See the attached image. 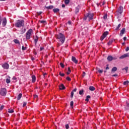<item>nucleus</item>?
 <instances>
[{"instance_id":"f257e3e1","label":"nucleus","mask_w":129,"mask_h":129,"mask_svg":"<svg viewBox=\"0 0 129 129\" xmlns=\"http://www.w3.org/2000/svg\"><path fill=\"white\" fill-rule=\"evenodd\" d=\"M55 37L56 39H57V41L60 43V44L58 43L57 47H59V46H61V45H63V44H64L66 39L64 34H62L61 33H59L58 34H56Z\"/></svg>"},{"instance_id":"f03ea898","label":"nucleus","mask_w":129,"mask_h":129,"mask_svg":"<svg viewBox=\"0 0 129 129\" xmlns=\"http://www.w3.org/2000/svg\"><path fill=\"white\" fill-rule=\"evenodd\" d=\"M93 14L88 13L84 16V20L86 21V20H88V21H91V20H93Z\"/></svg>"},{"instance_id":"7ed1b4c3","label":"nucleus","mask_w":129,"mask_h":129,"mask_svg":"<svg viewBox=\"0 0 129 129\" xmlns=\"http://www.w3.org/2000/svg\"><path fill=\"white\" fill-rule=\"evenodd\" d=\"M24 20H18L15 23V27H16V28H21V27H24Z\"/></svg>"},{"instance_id":"20e7f679","label":"nucleus","mask_w":129,"mask_h":129,"mask_svg":"<svg viewBox=\"0 0 129 129\" xmlns=\"http://www.w3.org/2000/svg\"><path fill=\"white\" fill-rule=\"evenodd\" d=\"M33 34V29H29L26 33V40H30L31 39V36Z\"/></svg>"},{"instance_id":"39448f33","label":"nucleus","mask_w":129,"mask_h":129,"mask_svg":"<svg viewBox=\"0 0 129 129\" xmlns=\"http://www.w3.org/2000/svg\"><path fill=\"white\" fill-rule=\"evenodd\" d=\"M0 95L2 96H6L7 95V89L1 88L0 89Z\"/></svg>"},{"instance_id":"423d86ee","label":"nucleus","mask_w":129,"mask_h":129,"mask_svg":"<svg viewBox=\"0 0 129 129\" xmlns=\"http://www.w3.org/2000/svg\"><path fill=\"white\" fill-rule=\"evenodd\" d=\"M123 11V8L122 7L120 6L117 11V16H119V15H121L122 14V12Z\"/></svg>"},{"instance_id":"0eeeda50","label":"nucleus","mask_w":129,"mask_h":129,"mask_svg":"<svg viewBox=\"0 0 129 129\" xmlns=\"http://www.w3.org/2000/svg\"><path fill=\"white\" fill-rule=\"evenodd\" d=\"M108 34V31L104 32L102 35V36H101L100 40L101 41H103V39L106 37V36Z\"/></svg>"},{"instance_id":"6e6552de","label":"nucleus","mask_w":129,"mask_h":129,"mask_svg":"<svg viewBox=\"0 0 129 129\" xmlns=\"http://www.w3.org/2000/svg\"><path fill=\"white\" fill-rule=\"evenodd\" d=\"M2 67L4 68V69L8 70L10 67V65L9 63L5 62L2 64Z\"/></svg>"},{"instance_id":"1a4fd4ad","label":"nucleus","mask_w":129,"mask_h":129,"mask_svg":"<svg viewBox=\"0 0 129 129\" xmlns=\"http://www.w3.org/2000/svg\"><path fill=\"white\" fill-rule=\"evenodd\" d=\"M128 57H129V52L127 53H125L123 55L120 56L119 59H124V58H128Z\"/></svg>"},{"instance_id":"9d476101","label":"nucleus","mask_w":129,"mask_h":129,"mask_svg":"<svg viewBox=\"0 0 129 129\" xmlns=\"http://www.w3.org/2000/svg\"><path fill=\"white\" fill-rule=\"evenodd\" d=\"M87 33V27H84L82 28V35H85Z\"/></svg>"},{"instance_id":"9b49d317","label":"nucleus","mask_w":129,"mask_h":129,"mask_svg":"<svg viewBox=\"0 0 129 129\" xmlns=\"http://www.w3.org/2000/svg\"><path fill=\"white\" fill-rule=\"evenodd\" d=\"M7 25V18H4L3 20L2 26L3 27H6Z\"/></svg>"},{"instance_id":"f8f14e48","label":"nucleus","mask_w":129,"mask_h":129,"mask_svg":"<svg viewBox=\"0 0 129 129\" xmlns=\"http://www.w3.org/2000/svg\"><path fill=\"white\" fill-rule=\"evenodd\" d=\"M72 61H73L74 63H75V64H77L78 63V60L76 59V57L74 56L72 57Z\"/></svg>"},{"instance_id":"ddd939ff","label":"nucleus","mask_w":129,"mask_h":129,"mask_svg":"<svg viewBox=\"0 0 129 129\" xmlns=\"http://www.w3.org/2000/svg\"><path fill=\"white\" fill-rule=\"evenodd\" d=\"M66 88L65 87V86H64V84H61L60 86H59V89L60 90H64V89H66Z\"/></svg>"},{"instance_id":"4468645a","label":"nucleus","mask_w":129,"mask_h":129,"mask_svg":"<svg viewBox=\"0 0 129 129\" xmlns=\"http://www.w3.org/2000/svg\"><path fill=\"white\" fill-rule=\"evenodd\" d=\"M125 32V28H123L120 31V37H122V36L123 35V34H124Z\"/></svg>"},{"instance_id":"2eb2a0df","label":"nucleus","mask_w":129,"mask_h":129,"mask_svg":"<svg viewBox=\"0 0 129 129\" xmlns=\"http://www.w3.org/2000/svg\"><path fill=\"white\" fill-rule=\"evenodd\" d=\"M45 8L47 10H53V9H54V6L53 5H50L49 6H45Z\"/></svg>"},{"instance_id":"dca6fc26","label":"nucleus","mask_w":129,"mask_h":129,"mask_svg":"<svg viewBox=\"0 0 129 129\" xmlns=\"http://www.w3.org/2000/svg\"><path fill=\"white\" fill-rule=\"evenodd\" d=\"M25 32H26V29L25 28H22L20 30V33L21 35H23V34H25Z\"/></svg>"},{"instance_id":"f3484780","label":"nucleus","mask_w":129,"mask_h":129,"mask_svg":"<svg viewBox=\"0 0 129 129\" xmlns=\"http://www.w3.org/2000/svg\"><path fill=\"white\" fill-rule=\"evenodd\" d=\"M107 60H108V61H112V60H113V57L111 55H109L107 57Z\"/></svg>"},{"instance_id":"a211bd4d","label":"nucleus","mask_w":129,"mask_h":129,"mask_svg":"<svg viewBox=\"0 0 129 129\" xmlns=\"http://www.w3.org/2000/svg\"><path fill=\"white\" fill-rule=\"evenodd\" d=\"M53 13H59V12H60V9H58V8H54L53 9Z\"/></svg>"},{"instance_id":"6ab92c4d","label":"nucleus","mask_w":129,"mask_h":129,"mask_svg":"<svg viewBox=\"0 0 129 129\" xmlns=\"http://www.w3.org/2000/svg\"><path fill=\"white\" fill-rule=\"evenodd\" d=\"M32 82L33 83L36 82V76H35L34 75H33L32 76Z\"/></svg>"},{"instance_id":"aec40b11","label":"nucleus","mask_w":129,"mask_h":129,"mask_svg":"<svg viewBox=\"0 0 129 129\" xmlns=\"http://www.w3.org/2000/svg\"><path fill=\"white\" fill-rule=\"evenodd\" d=\"M113 41H114V39L113 38H112L107 43V45H111V44H112V43H113Z\"/></svg>"},{"instance_id":"412c9836","label":"nucleus","mask_w":129,"mask_h":129,"mask_svg":"<svg viewBox=\"0 0 129 129\" xmlns=\"http://www.w3.org/2000/svg\"><path fill=\"white\" fill-rule=\"evenodd\" d=\"M89 89L90 91H94V90H95V88L93 86H90Z\"/></svg>"},{"instance_id":"4be33fe9","label":"nucleus","mask_w":129,"mask_h":129,"mask_svg":"<svg viewBox=\"0 0 129 129\" xmlns=\"http://www.w3.org/2000/svg\"><path fill=\"white\" fill-rule=\"evenodd\" d=\"M117 70V68L114 67L111 70V72H115Z\"/></svg>"},{"instance_id":"5701e85b","label":"nucleus","mask_w":129,"mask_h":129,"mask_svg":"<svg viewBox=\"0 0 129 129\" xmlns=\"http://www.w3.org/2000/svg\"><path fill=\"white\" fill-rule=\"evenodd\" d=\"M22 93H20L18 96H17V100H20L21 98H22Z\"/></svg>"},{"instance_id":"b1692460","label":"nucleus","mask_w":129,"mask_h":129,"mask_svg":"<svg viewBox=\"0 0 129 129\" xmlns=\"http://www.w3.org/2000/svg\"><path fill=\"white\" fill-rule=\"evenodd\" d=\"M68 72H67V75H69V74L71 73V70L70 69V67L68 68Z\"/></svg>"},{"instance_id":"393cba45","label":"nucleus","mask_w":129,"mask_h":129,"mask_svg":"<svg viewBox=\"0 0 129 129\" xmlns=\"http://www.w3.org/2000/svg\"><path fill=\"white\" fill-rule=\"evenodd\" d=\"M38 40H39V37L38 36H36V38L34 39V42L35 45L37 44V43L38 42Z\"/></svg>"},{"instance_id":"a878e982","label":"nucleus","mask_w":129,"mask_h":129,"mask_svg":"<svg viewBox=\"0 0 129 129\" xmlns=\"http://www.w3.org/2000/svg\"><path fill=\"white\" fill-rule=\"evenodd\" d=\"M13 41H14V43H15V44H19V45H20V41H19V40L14 39Z\"/></svg>"},{"instance_id":"bb28decb","label":"nucleus","mask_w":129,"mask_h":129,"mask_svg":"<svg viewBox=\"0 0 129 129\" xmlns=\"http://www.w3.org/2000/svg\"><path fill=\"white\" fill-rule=\"evenodd\" d=\"M84 92V90L83 89L80 90L79 92L80 95H82Z\"/></svg>"},{"instance_id":"cd10ccee","label":"nucleus","mask_w":129,"mask_h":129,"mask_svg":"<svg viewBox=\"0 0 129 129\" xmlns=\"http://www.w3.org/2000/svg\"><path fill=\"white\" fill-rule=\"evenodd\" d=\"M122 70H123H123H125V73H127V71L128 70V67H125L124 68L122 69Z\"/></svg>"},{"instance_id":"c85d7f7f","label":"nucleus","mask_w":129,"mask_h":129,"mask_svg":"<svg viewBox=\"0 0 129 129\" xmlns=\"http://www.w3.org/2000/svg\"><path fill=\"white\" fill-rule=\"evenodd\" d=\"M8 112L9 113H14V110L13 109H8Z\"/></svg>"},{"instance_id":"c756f323","label":"nucleus","mask_w":129,"mask_h":129,"mask_svg":"<svg viewBox=\"0 0 129 129\" xmlns=\"http://www.w3.org/2000/svg\"><path fill=\"white\" fill-rule=\"evenodd\" d=\"M59 75H60V76H61V77H64V76H65V74L62 73H61V72H60L59 73Z\"/></svg>"},{"instance_id":"7c9ffc66","label":"nucleus","mask_w":129,"mask_h":129,"mask_svg":"<svg viewBox=\"0 0 129 129\" xmlns=\"http://www.w3.org/2000/svg\"><path fill=\"white\" fill-rule=\"evenodd\" d=\"M129 83L128 81H126L123 82V85H128Z\"/></svg>"},{"instance_id":"2f4dec72","label":"nucleus","mask_w":129,"mask_h":129,"mask_svg":"<svg viewBox=\"0 0 129 129\" xmlns=\"http://www.w3.org/2000/svg\"><path fill=\"white\" fill-rule=\"evenodd\" d=\"M79 13V8L78 7L76 8V14Z\"/></svg>"},{"instance_id":"473e14b6","label":"nucleus","mask_w":129,"mask_h":129,"mask_svg":"<svg viewBox=\"0 0 129 129\" xmlns=\"http://www.w3.org/2000/svg\"><path fill=\"white\" fill-rule=\"evenodd\" d=\"M70 105L71 107H73V105H74V102L73 101H71Z\"/></svg>"},{"instance_id":"72a5a7b5","label":"nucleus","mask_w":129,"mask_h":129,"mask_svg":"<svg viewBox=\"0 0 129 129\" xmlns=\"http://www.w3.org/2000/svg\"><path fill=\"white\" fill-rule=\"evenodd\" d=\"M6 83L9 84V83H11V80L10 79H6Z\"/></svg>"},{"instance_id":"f704fd0d","label":"nucleus","mask_w":129,"mask_h":129,"mask_svg":"<svg viewBox=\"0 0 129 129\" xmlns=\"http://www.w3.org/2000/svg\"><path fill=\"white\" fill-rule=\"evenodd\" d=\"M69 3H70V0H65L64 1V3L66 4V5H68V4H69Z\"/></svg>"},{"instance_id":"c9c22d12","label":"nucleus","mask_w":129,"mask_h":129,"mask_svg":"<svg viewBox=\"0 0 129 129\" xmlns=\"http://www.w3.org/2000/svg\"><path fill=\"white\" fill-rule=\"evenodd\" d=\"M59 65L61 66V68H64V67H65V66L64 65V64L62 62H60L59 63Z\"/></svg>"},{"instance_id":"e433bc0d","label":"nucleus","mask_w":129,"mask_h":129,"mask_svg":"<svg viewBox=\"0 0 129 129\" xmlns=\"http://www.w3.org/2000/svg\"><path fill=\"white\" fill-rule=\"evenodd\" d=\"M74 96V92L73 91H72L71 93V98H73V96Z\"/></svg>"},{"instance_id":"4c0bfd02","label":"nucleus","mask_w":129,"mask_h":129,"mask_svg":"<svg viewBox=\"0 0 129 129\" xmlns=\"http://www.w3.org/2000/svg\"><path fill=\"white\" fill-rule=\"evenodd\" d=\"M121 26V24H119L117 26V27L116 28V30H119V28H120V26Z\"/></svg>"},{"instance_id":"58836bf2","label":"nucleus","mask_w":129,"mask_h":129,"mask_svg":"<svg viewBox=\"0 0 129 129\" xmlns=\"http://www.w3.org/2000/svg\"><path fill=\"white\" fill-rule=\"evenodd\" d=\"M25 50H27V47L24 46H22V51H25Z\"/></svg>"},{"instance_id":"ea45409f","label":"nucleus","mask_w":129,"mask_h":129,"mask_svg":"<svg viewBox=\"0 0 129 129\" xmlns=\"http://www.w3.org/2000/svg\"><path fill=\"white\" fill-rule=\"evenodd\" d=\"M39 23L40 24H45V23H46V21H44V20L39 21Z\"/></svg>"},{"instance_id":"a19ab883","label":"nucleus","mask_w":129,"mask_h":129,"mask_svg":"<svg viewBox=\"0 0 129 129\" xmlns=\"http://www.w3.org/2000/svg\"><path fill=\"white\" fill-rule=\"evenodd\" d=\"M103 19L104 20H106V19H107V14H105V15H104Z\"/></svg>"},{"instance_id":"79ce46f5","label":"nucleus","mask_w":129,"mask_h":129,"mask_svg":"<svg viewBox=\"0 0 129 129\" xmlns=\"http://www.w3.org/2000/svg\"><path fill=\"white\" fill-rule=\"evenodd\" d=\"M4 107H5V106H4V105L1 106L0 107V111H2V110H3V109H4Z\"/></svg>"},{"instance_id":"37998d69","label":"nucleus","mask_w":129,"mask_h":129,"mask_svg":"<svg viewBox=\"0 0 129 129\" xmlns=\"http://www.w3.org/2000/svg\"><path fill=\"white\" fill-rule=\"evenodd\" d=\"M27 105V102H23V107H25Z\"/></svg>"},{"instance_id":"c03bdc74","label":"nucleus","mask_w":129,"mask_h":129,"mask_svg":"<svg viewBox=\"0 0 129 129\" xmlns=\"http://www.w3.org/2000/svg\"><path fill=\"white\" fill-rule=\"evenodd\" d=\"M66 79H67V80L68 81H71V78H70V77H67L66 78Z\"/></svg>"},{"instance_id":"a18cd8bd","label":"nucleus","mask_w":129,"mask_h":129,"mask_svg":"<svg viewBox=\"0 0 129 129\" xmlns=\"http://www.w3.org/2000/svg\"><path fill=\"white\" fill-rule=\"evenodd\" d=\"M65 126H66V129H69V124H66Z\"/></svg>"},{"instance_id":"49530a36","label":"nucleus","mask_w":129,"mask_h":129,"mask_svg":"<svg viewBox=\"0 0 129 129\" xmlns=\"http://www.w3.org/2000/svg\"><path fill=\"white\" fill-rule=\"evenodd\" d=\"M98 72H99V73H102V72H103V70H98Z\"/></svg>"},{"instance_id":"de8ad7c7","label":"nucleus","mask_w":129,"mask_h":129,"mask_svg":"<svg viewBox=\"0 0 129 129\" xmlns=\"http://www.w3.org/2000/svg\"><path fill=\"white\" fill-rule=\"evenodd\" d=\"M37 14L38 16H40V15H42V12H37Z\"/></svg>"},{"instance_id":"09e8293b","label":"nucleus","mask_w":129,"mask_h":129,"mask_svg":"<svg viewBox=\"0 0 129 129\" xmlns=\"http://www.w3.org/2000/svg\"><path fill=\"white\" fill-rule=\"evenodd\" d=\"M86 74L85 73V72H83L82 77H84V76H85Z\"/></svg>"},{"instance_id":"8fccbe9b","label":"nucleus","mask_w":129,"mask_h":129,"mask_svg":"<svg viewBox=\"0 0 129 129\" xmlns=\"http://www.w3.org/2000/svg\"><path fill=\"white\" fill-rule=\"evenodd\" d=\"M128 50H129V47L127 46V47L126 48V49H125V51H126V52H127V51H128Z\"/></svg>"},{"instance_id":"3c124183","label":"nucleus","mask_w":129,"mask_h":129,"mask_svg":"<svg viewBox=\"0 0 129 129\" xmlns=\"http://www.w3.org/2000/svg\"><path fill=\"white\" fill-rule=\"evenodd\" d=\"M40 51H43V50H44V47H41L40 48Z\"/></svg>"},{"instance_id":"603ef678","label":"nucleus","mask_w":129,"mask_h":129,"mask_svg":"<svg viewBox=\"0 0 129 129\" xmlns=\"http://www.w3.org/2000/svg\"><path fill=\"white\" fill-rule=\"evenodd\" d=\"M113 77H116V76H118L117 74H115L113 75H112Z\"/></svg>"},{"instance_id":"864d4df0","label":"nucleus","mask_w":129,"mask_h":129,"mask_svg":"<svg viewBox=\"0 0 129 129\" xmlns=\"http://www.w3.org/2000/svg\"><path fill=\"white\" fill-rule=\"evenodd\" d=\"M77 90V89L75 88L72 91H73V92H76Z\"/></svg>"},{"instance_id":"5fc2aeb1","label":"nucleus","mask_w":129,"mask_h":129,"mask_svg":"<svg viewBox=\"0 0 129 129\" xmlns=\"http://www.w3.org/2000/svg\"><path fill=\"white\" fill-rule=\"evenodd\" d=\"M123 39L124 41H126V37H124Z\"/></svg>"},{"instance_id":"6e6d98bb","label":"nucleus","mask_w":129,"mask_h":129,"mask_svg":"<svg viewBox=\"0 0 129 129\" xmlns=\"http://www.w3.org/2000/svg\"><path fill=\"white\" fill-rule=\"evenodd\" d=\"M68 24L69 25H71V21H69L68 22Z\"/></svg>"},{"instance_id":"4d7b16f0","label":"nucleus","mask_w":129,"mask_h":129,"mask_svg":"<svg viewBox=\"0 0 129 129\" xmlns=\"http://www.w3.org/2000/svg\"><path fill=\"white\" fill-rule=\"evenodd\" d=\"M86 98H88V99H89V98H90V96L88 95V96H87Z\"/></svg>"},{"instance_id":"13d9d810","label":"nucleus","mask_w":129,"mask_h":129,"mask_svg":"<svg viewBox=\"0 0 129 129\" xmlns=\"http://www.w3.org/2000/svg\"><path fill=\"white\" fill-rule=\"evenodd\" d=\"M34 98H38V95H34Z\"/></svg>"},{"instance_id":"bf43d9fd","label":"nucleus","mask_w":129,"mask_h":129,"mask_svg":"<svg viewBox=\"0 0 129 129\" xmlns=\"http://www.w3.org/2000/svg\"><path fill=\"white\" fill-rule=\"evenodd\" d=\"M85 101H89V99L86 98L85 99Z\"/></svg>"},{"instance_id":"052dcab7","label":"nucleus","mask_w":129,"mask_h":129,"mask_svg":"<svg viewBox=\"0 0 129 129\" xmlns=\"http://www.w3.org/2000/svg\"><path fill=\"white\" fill-rule=\"evenodd\" d=\"M13 80H16L17 79V78H16V77H14L13 78Z\"/></svg>"},{"instance_id":"680f3d73","label":"nucleus","mask_w":129,"mask_h":129,"mask_svg":"<svg viewBox=\"0 0 129 129\" xmlns=\"http://www.w3.org/2000/svg\"><path fill=\"white\" fill-rule=\"evenodd\" d=\"M126 107L129 108V103H127Z\"/></svg>"},{"instance_id":"e2e57ef3","label":"nucleus","mask_w":129,"mask_h":129,"mask_svg":"<svg viewBox=\"0 0 129 129\" xmlns=\"http://www.w3.org/2000/svg\"><path fill=\"white\" fill-rule=\"evenodd\" d=\"M62 8H65V5L63 4L61 6Z\"/></svg>"},{"instance_id":"0e129e2a","label":"nucleus","mask_w":129,"mask_h":129,"mask_svg":"<svg viewBox=\"0 0 129 129\" xmlns=\"http://www.w3.org/2000/svg\"><path fill=\"white\" fill-rule=\"evenodd\" d=\"M2 25V19L0 18V26Z\"/></svg>"},{"instance_id":"69168bd1","label":"nucleus","mask_w":129,"mask_h":129,"mask_svg":"<svg viewBox=\"0 0 129 129\" xmlns=\"http://www.w3.org/2000/svg\"><path fill=\"white\" fill-rule=\"evenodd\" d=\"M34 55H37V52L34 51Z\"/></svg>"},{"instance_id":"338daca9","label":"nucleus","mask_w":129,"mask_h":129,"mask_svg":"<svg viewBox=\"0 0 129 129\" xmlns=\"http://www.w3.org/2000/svg\"><path fill=\"white\" fill-rule=\"evenodd\" d=\"M31 59H32V61H34V60H35V58L32 57Z\"/></svg>"},{"instance_id":"774afa93","label":"nucleus","mask_w":129,"mask_h":129,"mask_svg":"<svg viewBox=\"0 0 129 129\" xmlns=\"http://www.w3.org/2000/svg\"><path fill=\"white\" fill-rule=\"evenodd\" d=\"M108 69H109V68H108V67H107L106 68V70H108Z\"/></svg>"}]
</instances>
